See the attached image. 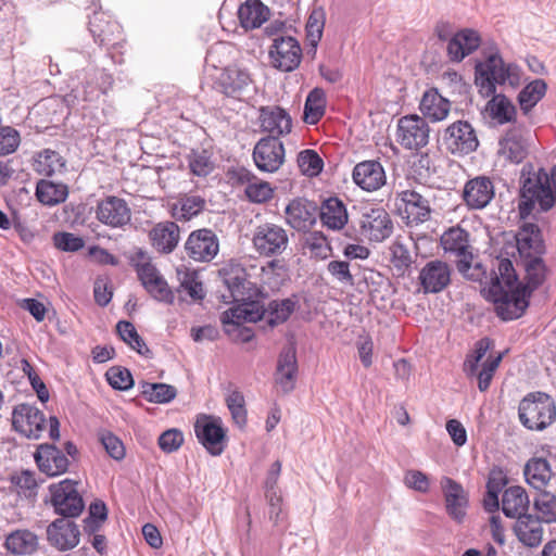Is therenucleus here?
<instances>
[{"mask_svg":"<svg viewBox=\"0 0 556 556\" xmlns=\"http://www.w3.org/2000/svg\"><path fill=\"white\" fill-rule=\"evenodd\" d=\"M35 462L39 470L49 477H56L67 471L70 460L67 456L55 445L40 444L35 454Z\"/></svg>","mask_w":556,"mask_h":556,"instance_id":"22","label":"nucleus"},{"mask_svg":"<svg viewBox=\"0 0 556 556\" xmlns=\"http://www.w3.org/2000/svg\"><path fill=\"white\" fill-rule=\"evenodd\" d=\"M463 198L468 207L484 208L494 198L493 182L485 176L472 178L466 182Z\"/></svg>","mask_w":556,"mask_h":556,"instance_id":"30","label":"nucleus"},{"mask_svg":"<svg viewBox=\"0 0 556 556\" xmlns=\"http://www.w3.org/2000/svg\"><path fill=\"white\" fill-rule=\"evenodd\" d=\"M214 88L226 97L240 101L250 98L255 91L249 71L236 65L220 71L214 80Z\"/></svg>","mask_w":556,"mask_h":556,"instance_id":"7","label":"nucleus"},{"mask_svg":"<svg viewBox=\"0 0 556 556\" xmlns=\"http://www.w3.org/2000/svg\"><path fill=\"white\" fill-rule=\"evenodd\" d=\"M298 372L295 348L288 345L281 350L275 371V383L283 394H288L295 389Z\"/></svg>","mask_w":556,"mask_h":556,"instance_id":"19","label":"nucleus"},{"mask_svg":"<svg viewBox=\"0 0 556 556\" xmlns=\"http://www.w3.org/2000/svg\"><path fill=\"white\" fill-rule=\"evenodd\" d=\"M521 80V70L514 63H504L498 53H493L484 62L476 65V85L484 97L495 93L496 85L508 84L516 87Z\"/></svg>","mask_w":556,"mask_h":556,"instance_id":"3","label":"nucleus"},{"mask_svg":"<svg viewBox=\"0 0 556 556\" xmlns=\"http://www.w3.org/2000/svg\"><path fill=\"white\" fill-rule=\"evenodd\" d=\"M517 250L521 261L530 260L545 253L544 241L541 236L540 228L538 225L532 223H525L517 236Z\"/></svg>","mask_w":556,"mask_h":556,"instance_id":"29","label":"nucleus"},{"mask_svg":"<svg viewBox=\"0 0 556 556\" xmlns=\"http://www.w3.org/2000/svg\"><path fill=\"white\" fill-rule=\"evenodd\" d=\"M319 216L323 225L331 230L342 229L349 219L344 203L336 197L328 198L321 203Z\"/></svg>","mask_w":556,"mask_h":556,"instance_id":"38","label":"nucleus"},{"mask_svg":"<svg viewBox=\"0 0 556 556\" xmlns=\"http://www.w3.org/2000/svg\"><path fill=\"white\" fill-rule=\"evenodd\" d=\"M352 178L355 185L365 191H376L380 189L387 180L383 166L376 160H367L357 163L353 168Z\"/></svg>","mask_w":556,"mask_h":556,"instance_id":"26","label":"nucleus"},{"mask_svg":"<svg viewBox=\"0 0 556 556\" xmlns=\"http://www.w3.org/2000/svg\"><path fill=\"white\" fill-rule=\"evenodd\" d=\"M80 531L70 518H59L47 528V539L51 546L59 551H68L79 543Z\"/></svg>","mask_w":556,"mask_h":556,"instance_id":"18","label":"nucleus"},{"mask_svg":"<svg viewBox=\"0 0 556 556\" xmlns=\"http://www.w3.org/2000/svg\"><path fill=\"white\" fill-rule=\"evenodd\" d=\"M226 403L233 421L239 427H243L247 424V409L243 394L238 390H233L227 395Z\"/></svg>","mask_w":556,"mask_h":556,"instance_id":"58","label":"nucleus"},{"mask_svg":"<svg viewBox=\"0 0 556 556\" xmlns=\"http://www.w3.org/2000/svg\"><path fill=\"white\" fill-rule=\"evenodd\" d=\"M108 518V509L102 501H96L89 506V515L85 518V530L91 533L97 532Z\"/></svg>","mask_w":556,"mask_h":556,"instance_id":"61","label":"nucleus"},{"mask_svg":"<svg viewBox=\"0 0 556 556\" xmlns=\"http://www.w3.org/2000/svg\"><path fill=\"white\" fill-rule=\"evenodd\" d=\"M97 218L113 228L123 227L130 222L131 211L124 199L110 195L99 202Z\"/></svg>","mask_w":556,"mask_h":556,"instance_id":"23","label":"nucleus"},{"mask_svg":"<svg viewBox=\"0 0 556 556\" xmlns=\"http://www.w3.org/2000/svg\"><path fill=\"white\" fill-rule=\"evenodd\" d=\"M523 473L526 481L539 491L543 490L552 478L549 463L542 457L529 459L525 466Z\"/></svg>","mask_w":556,"mask_h":556,"instance_id":"42","label":"nucleus"},{"mask_svg":"<svg viewBox=\"0 0 556 556\" xmlns=\"http://www.w3.org/2000/svg\"><path fill=\"white\" fill-rule=\"evenodd\" d=\"M5 546L17 555L31 554L37 549L38 538L29 530H16L7 536Z\"/></svg>","mask_w":556,"mask_h":556,"instance_id":"46","label":"nucleus"},{"mask_svg":"<svg viewBox=\"0 0 556 556\" xmlns=\"http://www.w3.org/2000/svg\"><path fill=\"white\" fill-rule=\"evenodd\" d=\"M260 125L263 131L270 134L269 137L278 138L291 132L292 118L289 113L277 105L261 106Z\"/></svg>","mask_w":556,"mask_h":556,"instance_id":"27","label":"nucleus"},{"mask_svg":"<svg viewBox=\"0 0 556 556\" xmlns=\"http://www.w3.org/2000/svg\"><path fill=\"white\" fill-rule=\"evenodd\" d=\"M188 163L191 173L199 177L210 175L215 167L212 154L205 149L192 150L188 155Z\"/></svg>","mask_w":556,"mask_h":556,"instance_id":"56","label":"nucleus"},{"mask_svg":"<svg viewBox=\"0 0 556 556\" xmlns=\"http://www.w3.org/2000/svg\"><path fill=\"white\" fill-rule=\"evenodd\" d=\"M130 262L142 286L155 300L167 304L174 303V292L144 251L138 249L130 257Z\"/></svg>","mask_w":556,"mask_h":556,"instance_id":"5","label":"nucleus"},{"mask_svg":"<svg viewBox=\"0 0 556 556\" xmlns=\"http://www.w3.org/2000/svg\"><path fill=\"white\" fill-rule=\"evenodd\" d=\"M430 128L427 121L417 115L402 116L397 121L396 141L407 150H418L429 142Z\"/></svg>","mask_w":556,"mask_h":556,"instance_id":"11","label":"nucleus"},{"mask_svg":"<svg viewBox=\"0 0 556 556\" xmlns=\"http://www.w3.org/2000/svg\"><path fill=\"white\" fill-rule=\"evenodd\" d=\"M547 84L538 78L526 85L518 94V103L523 114H528L545 96Z\"/></svg>","mask_w":556,"mask_h":556,"instance_id":"49","label":"nucleus"},{"mask_svg":"<svg viewBox=\"0 0 556 556\" xmlns=\"http://www.w3.org/2000/svg\"><path fill=\"white\" fill-rule=\"evenodd\" d=\"M205 207V200L195 194H186L181 197L172 206V216L177 220H190L199 215Z\"/></svg>","mask_w":556,"mask_h":556,"instance_id":"44","label":"nucleus"},{"mask_svg":"<svg viewBox=\"0 0 556 556\" xmlns=\"http://www.w3.org/2000/svg\"><path fill=\"white\" fill-rule=\"evenodd\" d=\"M442 141L445 149L455 155H467L479 147L476 130L467 121H456L448 125L443 132Z\"/></svg>","mask_w":556,"mask_h":556,"instance_id":"10","label":"nucleus"},{"mask_svg":"<svg viewBox=\"0 0 556 556\" xmlns=\"http://www.w3.org/2000/svg\"><path fill=\"white\" fill-rule=\"evenodd\" d=\"M390 251L393 267L396 269L399 275H404L413 263L409 250L402 242L395 241L390 247Z\"/></svg>","mask_w":556,"mask_h":556,"instance_id":"59","label":"nucleus"},{"mask_svg":"<svg viewBox=\"0 0 556 556\" xmlns=\"http://www.w3.org/2000/svg\"><path fill=\"white\" fill-rule=\"evenodd\" d=\"M442 491L445 500V508L448 516L462 522L466 516L468 506V495L463 485L451 478H443L441 481Z\"/></svg>","mask_w":556,"mask_h":556,"instance_id":"28","label":"nucleus"},{"mask_svg":"<svg viewBox=\"0 0 556 556\" xmlns=\"http://www.w3.org/2000/svg\"><path fill=\"white\" fill-rule=\"evenodd\" d=\"M43 413L34 405L22 403L12 412V426L15 431L30 440H37L45 430Z\"/></svg>","mask_w":556,"mask_h":556,"instance_id":"12","label":"nucleus"},{"mask_svg":"<svg viewBox=\"0 0 556 556\" xmlns=\"http://www.w3.org/2000/svg\"><path fill=\"white\" fill-rule=\"evenodd\" d=\"M109 384L115 390L126 391L134 386L130 371L121 366L111 367L105 374Z\"/></svg>","mask_w":556,"mask_h":556,"instance_id":"60","label":"nucleus"},{"mask_svg":"<svg viewBox=\"0 0 556 556\" xmlns=\"http://www.w3.org/2000/svg\"><path fill=\"white\" fill-rule=\"evenodd\" d=\"M253 160L260 170L274 173L285 161V147L278 138H262L254 147Z\"/></svg>","mask_w":556,"mask_h":556,"instance_id":"16","label":"nucleus"},{"mask_svg":"<svg viewBox=\"0 0 556 556\" xmlns=\"http://www.w3.org/2000/svg\"><path fill=\"white\" fill-rule=\"evenodd\" d=\"M116 331L119 338L132 350L138 352L140 355L149 356L151 354L150 349L147 346L143 339L138 334L135 326L127 320H121L116 325Z\"/></svg>","mask_w":556,"mask_h":556,"instance_id":"51","label":"nucleus"},{"mask_svg":"<svg viewBox=\"0 0 556 556\" xmlns=\"http://www.w3.org/2000/svg\"><path fill=\"white\" fill-rule=\"evenodd\" d=\"M304 245L317 257L326 258L331 248L325 235L320 231L309 232L305 237Z\"/></svg>","mask_w":556,"mask_h":556,"instance_id":"64","label":"nucleus"},{"mask_svg":"<svg viewBox=\"0 0 556 556\" xmlns=\"http://www.w3.org/2000/svg\"><path fill=\"white\" fill-rule=\"evenodd\" d=\"M419 110L425 119L428 118L431 122H441L447 117L451 110V102L442 97L438 89L431 88L422 94Z\"/></svg>","mask_w":556,"mask_h":556,"instance_id":"35","label":"nucleus"},{"mask_svg":"<svg viewBox=\"0 0 556 556\" xmlns=\"http://www.w3.org/2000/svg\"><path fill=\"white\" fill-rule=\"evenodd\" d=\"M298 308V295L292 294L282 300L276 299L269 301L261 315L262 317H266L268 325L275 327L286 323Z\"/></svg>","mask_w":556,"mask_h":556,"instance_id":"37","label":"nucleus"},{"mask_svg":"<svg viewBox=\"0 0 556 556\" xmlns=\"http://www.w3.org/2000/svg\"><path fill=\"white\" fill-rule=\"evenodd\" d=\"M34 169L43 176L60 174L65 169V160L56 151L45 149L37 154Z\"/></svg>","mask_w":556,"mask_h":556,"instance_id":"47","label":"nucleus"},{"mask_svg":"<svg viewBox=\"0 0 556 556\" xmlns=\"http://www.w3.org/2000/svg\"><path fill=\"white\" fill-rule=\"evenodd\" d=\"M486 102L484 112L494 126L515 124L517 119V109L515 104L502 93H493Z\"/></svg>","mask_w":556,"mask_h":556,"instance_id":"33","label":"nucleus"},{"mask_svg":"<svg viewBox=\"0 0 556 556\" xmlns=\"http://www.w3.org/2000/svg\"><path fill=\"white\" fill-rule=\"evenodd\" d=\"M269 15V9L261 0H247L238 9V18L244 29L261 27Z\"/></svg>","mask_w":556,"mask_h":556,"instance_id":"39","label":"nucleus"},{"mask_svg":"<svg viewBox=\"0 0 556 556\" xmlns=\"http://www.w3.org/2000/svg\"><path fill=\"white\" fill-rule=\"evenodd\" d=\"M177 276L179 280L178 293L185 291L193 301H202L205 298L203 282L197 270L178 269Z\"/></svg>","mask_w":556,"mask_h":556,"instance_id":"48","label":"nucleus"},{"mask_svg":"<svg viewBox=\"0 0 556 556\" xmlns=\"http://www.w3.org/2000/svg\"><path fill=\"white\" fill-rule=\"evenodd\" d=\"M185 250L193 261L207 263L218 254L219 240L212 229H198L189 235Z\"/></svg>","mask_w":556,"mask_h":556,"instance_id":"15","label":"nucleus"},{"mask_svg":"<svg viewBox=\"0 0 556 556\" xmlns=\"http://www.w3.org/2000/svg\"><path fill=\"white\" fill-rule=\"evenodd\" d=\"M219 276L232 301L241 302L247 299L250 281L247 270L241 264L235 261L228 262L219 269Z\"/></svg>","mask_w":556,"mask_h":556,"instance_id":"24","label":"nucleus"},{"mask_svg":"<svg viewBox=\"0 0 556 556\" xmlns=\"http://www.w3.org/2000/svg\"><path fill=\"white\" fill-rule=\"evenodd\" d=\"M503 358L502 354H498L495 357L488 358L483 364L480 371L476 374L475 377L478 379V388L481 392H484L489 389L493 376L501 364Z\"/></svg>","mask_w":556,"mask_h":556,"instance_id":"62","label":"nucleus"},{"mask_svg":"<svg viewBox=\"0 0 556 556\" xmlns=\"http://www.w3.org/2000/svg\"><path fill=\"white\" fill-rule=\"evenodd\" d=\"M326 109L325 92L320 88L313 89L305 101L304 122L314 125L324 116Z\"/></svg>","mask_w":556,"mask_h":556,"instance_id":"50","label":"nucleus"},{"mask_svg":"<svg viewBox=\"0 0 556 556\" xmlns=\"http://www.w3.org/2000/svg\"><path fill=\"white\" fill-rule=\"evenodd\" d=\"M36 195L38 201L42 204L53 206L67 199L68 189L64 184H55L53 181L42 179L37 184Z\"/></svg>","mask_w":556,"mask_h":556,"instance_id":"45","label":"nucleus"},{"mask_svg":"<svg viewBox=\"0 0 556 556\" xmlns=\"http://www.w3.org/2000/svg\"><path fill=\"white\" fill-rule=\"evenodd\" d=\"M441 245L446 253L454 254L458 257L456 266L458 271L468 268L467 261L472 258L469 250V233L460 227H451L441 236Z\"/></svg>","mask_w":556,"mask_h":556,"instance_id":"21","label":"nucleus"},{"mask_svg":"<svg viewBox=\"0 0 556 556\" xmlns=\"http://www.w3.org/2000/svg\"><path fill=\"white\" fill-rule=\"evenodd\" d=\"M528 151L529 143L519 127H510L498 140V155L510 163H521Z\"/></svg>","mask_w":556,"mask_h":556,"instance_id":"25","label":"nucleus"},{"mask_svg":"<svg viewBox=\"0 0 556 556\" xmlns=\"http://www.w3.org/2000/svg\"><path fill=\"white\" fill-rule=\"evenodd\" d=\"M521 262L526 270L525 285L518 281L511 261L498 257L493 264L488 287L482 289L484 298L494 304L497 316L503 320L521 317L529 306L531 293L546 277V266L539 255Z\"/></svg>","mask_w":556,"mask_h":556,"instance_id":"1","label":"nucleus"},{"mask_svg":"<svg viewBox=\"0 0 556 556\" xmlns=\"http://www.w3.org/2000/svg\"><path fill=\"white\" fill-rule=\"evenodd\" d=\"M271 65L281 72H292L301 63L302 49L298 40L291 36L274 39L269 49Z\"/></svg>","mask_w":556,"mask_h":556,"instance_id":"13","label":"nucleus"},{"mask_svg":"<svg viewBox=\"0 0 556 556\" xmlns=\"http://www.w3.org/2000/svg\"><path fill=\"white\" fill-rule=\"evenodd\" d=\"M249 306L250 305H240L222 313L220 323L228 336L232 334L231 328L242 326L245 321L253 323L262 318L258 312L251 311Z\"/></svg>","mask_w":556,"mask_h":556,"instance_id":"43","label":"nucleus"},{"mask_svg":"<svg viewBox=\"0 0 556 556\" xmlns=\"http://www.w3.org/2000/svg\"><path fill=\"white\" fill-rule=\"evenodd\" d=\"M529 503V496L523 488L509 486L503 493L502 510L506 517L518 518L527 514Z\"/></svg>","mask_w":556,"mask_h":556,"instance_id":"41","label":"nucleus"},{"mask_svg":"<svg viewBox=\"0 0 556 556\" xmlns=\"http://www.w3.org/2000/svg\"><path fill=\"white\" fill-rule=\"evenodd\" d=\"M481 43L480 35L471 28L457 31L447 43V55L452 62H460L476 51Z\"/></svg>","mask_w":556,"mask_h":556,"instance_id":"32","label":"nucleus"},{"mask_svg":"<svg viewBox=\"0 0 556 556\" xmlns=\"http://www.w3.org/2000/svg\"><path fill=\"white\" fill-rule=\"evenodd\" d=\"M99 440L106 453L115 460H122L125 457V446L122 440L110 431H101Z\"/></svg>","mask_w":556,"mask_h":556,"instance_id":"63","label":"nucleus"},{"mask_svg":"<svg viewBox=\"0 0 556 556\" xmlns=\"http://www.w3.org/2000/svg\"><path fill=\"white\" fill-rule=\"evenodd\" d=\"M152 245L160 252L170 253L179 241V227L174 222L159 223L150 233Z\"/></svg>","mask_w":556,"mask_h":556,"instance_id":"40","label":"nucleus"},{"mask_svg":"<svg viewBox=\"0 0 556 556\" xmlns=\"http://www.w3.org/2000/svg\"><path fill=\"white\" fill-rule=\"evenodd\" d=\"M89 30L99 46H114L121 35V26L115 21L104 20V14L94 13L89 21Z\"/></svg>","mask_w":556,"mask_h":556,"instance_id":"36","label":"nucleus"},{"mask_svg":"<svg viewBox=\"0 0 556 556\" xmlns=\"http://www.w3.org/2000/svg\"><path fill=\"white\" fill-rule=\"evenodd\" d=\"M287 276V267L280 260L274 258L261 268V280L271 290L279 289Z\"/></svg>","mask_w":556,"mask_h":556,"instance_id":"54","label":"nucleus"},{"mask_svg":"<svg viewBox=\"0 0 556 556\" xmlns=\"http://www.w3.org/2000/svg\"><path fill=\"white\" fill-rule=\"evenodd\" d=\"M141 394L143 397L152 403H169L177 395L175 387L166 383H141Z\"/></svg>","mask_w":556,"mask_h":556,"instance_id":"53","label":"nucleus"},{"mask_svg":"<svg viewBox=\"0 0 556 556\" xmlns=\"http://www.w3.org/2000/svg\"><path fill=\"white\" fill-rule=\"evenodd\" d=\"M77 484V481L64 479L49 485L50 503L55 514L63 518H76L84 511L85 502Z\"/></svg>","mask_w":556,"mask_h":556,"instance_id":"6","label":"nucleus"},{"mask_svg":"<svg viewBox=\"0 0 556 556\" xmlns=\"http://www.w3.org/2000/svg\"><path fill=\"white\" fill-rule=\"evenodd\" d=\"M399 211L409 226L419 225L430 219V201L416 190H404L397 194Z\"/></svg>","mask_w":556,"mask_h":556,"instance_id":"17","label":"nucleus"},{"mask_svg":"<svg viewBox=\"0 0 556 556\" xmlns=\"http://www.w3.org/2000/svg\"><path fill=\"white\" fill-rule=\"evenodd\" d=\"M317 205L306 199L292 200L285 210L288 224L295 230H306L311 228L317 216Z\"/></svg>","mask_w":556,"mask_h":556,"instance_id":"31","label":"nucleus"},{"mask_svg":"<svg viewBox=\"0 0 556 556\" xmlns=\"http://www.w3.org/2000/svg\"><path fill=\"white\" fill-rule=\"evenodd\" d=\"M542 522L538 516L523 514L515 522V534L523 545L536 547L543 541L544 528Z\"/></svg>","mask_w":556,"mask_h":556,"instance_id":"34","label":"nucleus"},{"mask_svg":"<svg viewBox=\"0 0 556 556\" xmlns=\"http://www.w3.org/2000/svg\"><path fill=\"white\" fill-rule=\"evenodd\" d=\"M252 244L261 256H279L288 249V231L282 226L274 223L261 224L253 230Z\"/></svg>","mask_w":556,"mask_h":556,"instance_id":"8","label":"nucleus"},{"mask_svg":"<svg viewBox=\"0 0 556 556\" xmlns=\"http://www.w3.org/2000/svg\"><path fill=\"white\" fill-rule=\"evenodd\" d=\"M240 179H247L248 181L244 192L251 202L264 203L273 198L274 190L268 182L260 180L254 176L251 178L249 172L242 174Z\"/></svg>","mask_w":556,"mask_h":556,"instance_id":"52","label":"nucleus"},{"mask_svg":"<svg viewBox=\"0 0 556 556\" xmlns=\"http://www.w3.org/2000/svg\"><path fill=\"white\" fill-rule=\"evenodd\" d=\"M518 415L527 429L542 431L555 421L556 404L544 392H531L520 401Z\"/></svg>","mask_w":556,"mask_h":556,"instance_id":"4","label":"nucleus"},{"mask_svg":"<svg viewBox=\"0 0 556 556\" xmlns=\"http://www.w3.org/2000/svg\"><path fill=\"white\" fill-rule=\"evenodd\" d=\"M298 165L302 174L314 177L324 167V161L315 150H303L298 155Z\"/></svg>","mask_w":556,"mask_h":556,"instance_id":"57","label":"nucleus"},{"mask_svg":"<svg viewBox=\"0 0 556 556\" xmlns=\"http://www.w3.org/2000/svg\"><path fill=\"white\" fill-rule=\"evenodd\" d=\"M534 509L539 513L538 516L542 521L551 523L556 521V495L541 490L533 501Z\"/></svg>","mask_w":556,"mask_h":556,"instance_id":"55","label":"nucleus"},{"mask_svg":"<svg viewBox=\"0 0 556 556\" xmlns=\"http://www.w3.org/2000/svg\"><path fill=\"white\" fill-rule=\"evenodd\" d=\"M451 267L447 263L433 260L419 271V283L425 293H439L451 283Z\"/></svg>","mask_w":556,"mask_h":556,"instance_id":"20","label":"nucleus"},{"mask_svg":"<svg viewBox=\"0 0 556 556\" xmlns=\"http://www.w3.org/2000/svg\"><path fill=\"white\" fill-rule=\"evenodd\" d=\"M194 433L211 455L218 456L224 452L226 432L219 418L206 415L199 417L194 424Z\"/></svg>","mask_w":556,"mask_h":556,"instance_id":"14","label":"nucleus"},{"mask_svg":"<svg viewBox=\"0 0 556 556\" xmlns=\"http://www.w3.org/2000/svg\"><path fill=\"white\" fill-rule=\"evenodd\" d=\"M358 227L365 239L377 243L390 238L394 230L390 214L381 206L363 208Z\"/></svg>","mask_w":556,"mask_h":556,"instance_id":"9","label":"nucleus"},{"mask_svg":"<svg viewBox=\"0 0 556 556\" xmlns=\"http://www.w3.org/2000/svg\"><path fill=\"white\" fill-rule=\"evenodd\" d=\"M535 204L540 210L547 212L556 205V165L547 173L544 168L529 173L525 176L522 170V186L518 204L519 215L527 218Z\"/></svg>","mask_w":556,"mask_h":556,"instance_id":"2","label":"nucleus"}]
</instances>
